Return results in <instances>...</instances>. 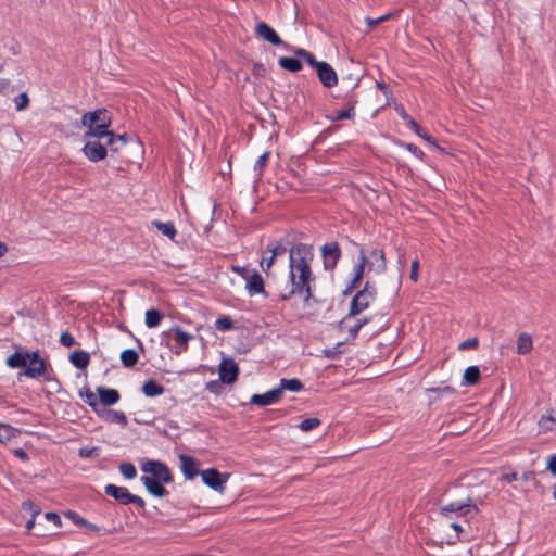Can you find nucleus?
Instances as JSON below:
<instances>
[{"mask_svg": "<svg viewBox=\"0 0 556 556\" xmlns=\"http://www.w3.org/2000/svg\"><path fill=\"white\" fill-rule=\"evenodd\" d=\"M399 115L407 123L412 117L405 112V110L401 108H396Z\"/></svg>", "mask_w": 556, "mask_h": 556, "instance_id": "60", "label": "nucleus"}, {"mask_svg": "<svg viewBox=\"0 0 556 556\" xmlns=\"http://www.w3.org/2000/svg\"><path fill=\"white\" fill-rule=\"evenodd\" d=\"M45 518L52 521L56 527L61 526V517L56 513H46Z\"/></svg>", "mask_w": 556, "mask_h": 556, "instance_id": "54", "label": "nucleus"}, {"mask_svg": "<svg viewBox=\"0 0 556 556\" xmlns=\"http://www.w3.org/2000/svg\"><path fill=\"white\" fill-rule=\"evenodd\" d=\"M85 402L88 403V405H90L91 407H96L98 405V401L94 393L89 389H87L85 392Z\"/></svg>", "mask_w": 556, "mask_h": 556, "instance_id": "51", "label": "nucleus"}, {"mask_svg": "<svg viewBox=\"0 0 556 556\" xmlns=\"http://www.w3.org/2000/svg\"><path fill=\"white\" fill-rule=\"evenodd\" d=\"M14 455L16 457H18L20 459H22V460H27L28 459L27 453L24 450H22V448H16L14 451Z\"/></svg>", "mask_w": 556, "mask_h": 556, "instance_id": "59", "label": "nucleus"}, {"mask_svg": "<svg viewBox=\"0 0 556 556\" xmlns=\"http://www.w3.org/2000/svg\"><path fill=\"white\" fill-rule=\"evenodd\" d=\"M470 511L477 513L478 509L476 505L471 503L469 497L465 501L452 502L441 507V514L446 517L451 513H457L459 516H467Z\"/></svg>", "mask_w": 556, "mask_h": 556, "instance_id": "8", "label": "nucleus"}, {"mask_svg": "<svg viewBox=\"0 0 556 556\" xmlns=\"http://www.w3.org/2000/svg\"><path fill=\"white\" fill-rule=\"evenodd\" d=\"M532 338L527 332H521L517 339V353L520 355L527 354L532 350Z\"/></svg>", "mask_w": 556, "mask_h": 556, "instance_id": "25", "label": "nucleus"}, {"mask_svg": "<svg viewBox=\"0 0 556 556\" xmlns=\"http://www.w3.org/2000/svg\"><path fill=\"white\" fill-rule=\"evenodd\" d=\"M60 342L63 346L72 348L76 344L75 338L67 331L61 333Z\"/></svg>", "mask_w": 556, "mask_h": 556, "instance_id": "47", "label": "nucleus"}, {"mask_svg": "<svg viewBox=\"0 0 556 556\" xmlns=\"http://www.w3.org/2000/svg\"><path fill=\"white\" fill-rule=\"evenodd\" d=\"M480 378V369L478 366H469L466 368L463 379L464 383L467 386H475Z\"/></svg>", "mask_w": 556, "mask_h": 556, "instance_id": "27", "label": "nucleus"}, {"mask_svg": "<svg viewBox=\"0 0 556 556\" xmlns=\"http://www.w3.org/2000/svg\"><path fill=\"white\" fill-rule=\"evenodd\" d=\"M159 230H161L166 237L174 240V224L172 222L162 223V222H152Z\"/></svg>", "mask_w": 556, "mask_h": 556, "instance_id": "34", "label": "nucleus"}, {"mask_svg": "<svg viewBox=\"0 0 556 556\" xmlns=\"http://www.w3.org/2000/svg\"><path fill=\"white\" fill-rule=\"evenodd\" d=\"M321 255L326 269H333L341 257V250L337 242H329L321 247Z\"/></svg>", "mask_w": 556, "mask_h": 556, "instance_id": "9", "label": "nucleus"}, {"mask_svg": "<svg viewBox=\"0 0 556 556\" xmlns=\"http://www.w3.org/2000/svg\"><path fill=\"white\" fill-rule=\"evenodd\" d=\"M179 459L181 462V472L187 480L194 479L198 475H201L200 463L197 462L193 457L180 454Z\"/></svg>", "mask_w": 556, "mask_h": 556, "instance_id": "13", "label": "nucleus"}, {"mask_svg": "<svg viewBox=\"0 0 556 556\" xmlns=\"http://www.w3.org/2000/svg\"><path fill=\"white\" fill-rule=\"evenodd\" d=\"M427 392L435 393L437 397H443V396H451L452 394H454L455 390H454V388H452L450 386H445V387L427 389Z\"/></svg>", "mask_w": 556, "mask_h": 556, "instance_id": "38", "label": "nucleus"}, {"mask_svg": "<svg viewBox=\"0 0 556 556\" xmlns=\"http://www.w3.org/2000/svg\"><path fill=\"white\" fill-rule=\"evenodd\" d=\"M418 136L421 137L422 139H425L426 141L434 144L433 138L430 135H428L427 132L421 130V135H418Z\"/></svg>", "mask_w": 556, "mask_h": 556, "instance_id": "63", "label": "nucleus"}, {"mask_svg": "<svg viewBox=\"0 0 556 556\" xmlns=\"http://www.w3.org/2000/svg\"><path fill=\"white\" fill-rule=\"evenodd\" d=\"M278 64L287 71L299 72L302 70V63L298 58L281 56L278 60Z\"/></svg>", "mask_w": 556, "mask_h": 556, "instance_id": "26", "label": "nucleus"}, {"mask_svg": "<svg viewBox=\"0 0 556 556\" xmlns=\"http://www.w3.org/2000/svg\"><path fill=\"white\" fill-rule=\"evenodd\" d=\"M162 315L156 309H149L146 313V325L149 328L157 327L161 323Z\"/></svg>", "mask_w": 556, "mask_h": 556, "instance_id": "32", "label": "nucleus"}, {"mask_svg": "<svg viewBox=\"0 0 556 556\" xmlns=\"http://www.w3.org/2000/svg\"><path fill=\"white\" fill-rule=\"evenodd\" d=\"M202 481L212 490L223 493L225 490V484L228 481L230 475L229 473H220L215 468H210L201 471Z\"/></svg>", "mask_w": 556, "mask_h": 556, "instance_id": "6", "label": "nucleus"}, {"mask_svg": "<svg viewBox=\"0 0 556 556\" xmlns=\"http://www.w3.org/2000/svg\"><path fill=\"white\" fill-rule=\"evenodd\" d=\"M404 147L418 159H421L424 156L422 151L417 146L413 143H406L404 144Z\"/></svg>", "mask_w": 556, "mask_h": 556, "instance_id": "53", "label": "nucleus"}, {"mask_svg": "<svg viewBox=\"0 0 556 556\" xmlns=\"http://www.w3.org/2000/svg\"><path fill=\"white\" fill-rule=\"evenodd\" d=\"M451 528L454 529V531L456 532V539H458L459 532L463 531L462 526L459 523L453 522V523H451Z\"/></svg>", "mask_w": 556, "mask_h": 556, "instance_id": "62", "label": "nucleus"}, {"mask_svg": "<svg viewBox=\"0 0 556 556\" xmlns=\"http://www.w3.org/2000/svg\"><path fill=\"white\" fill-rule=\"evenodd\" d=\"M276 389L280 390V397H281L283 394V391H286V390L291 391V392H300L303 389V383L296 378H292V379L283 378L280 380L279 387H277Z\"/></svg>", "mask_w": 556, "mask_h": 556, "instance_id": "23", "label": "nucleus"}, {"mask_svg": "<svg viewBox=\"0 0 556 556\" xmlns=\"http://www.w3.org/2000/svg\"><path fill=\"white\" fill-rule=\"evenodd\" d=\"M478 345V339L477 338H470L459 343L458 349L459 350H467V349H475Z\"/></svg>", "mask_w": 556, "mask_h": 556, "instance_id": "50", "label": "nucleus"}, {"mask_svg": "<svg viewBox=\"0 0 556 556\" xmlns=\"http://www.w3.org/2000/svg\"><path fill=\"white\" fill-rule=\"evenodd\" d=\"M418 268H419V262L417 260L413 261L412 262V266H410V279L413 281H417L418 279Z\"/></svg>", "mask_w": 556, "mask_h": 556, "instance_id": "55", "label": "nucleus"}, {"mask_svg": "<svg viewBox=\"0 0 556 556\" xmlns=\"http://www.w3.org/2000/svg\"><path fill=\"white\" fill-rule=\"evenodd\" d=\"M104 492L106 495L113 497L122 505H127L134 503L140 507L144 506V501L137 495L131 494L127 488L117 486L115 484H108L104 488Z\"/></svg>", "mask_w": 556, "mask_h": 556, "instance_id": "4", "label": "nucleus"}, {"mask_svg": "<svg viewBox=\"0 0 556 556\" xmlns=\"http://www.w3.org/2000/svg\"><path fill=\"white\" fill-rule=\"evenodd\" d=\"M501 479L507 482H511L517 479V475L515 472L505 473L501 477Z\"/></svg>", "mask_w": 556, "mask_h": 556, "instance_id": "61", "label": "nucleus"}, {"mask_svg": "<svg viewBox=\"0 0 556 556\" xmlns=\"http://www.w3.org/2000/svg\"><path fill=\"white\" fill-rule=\"evenodd\" d=\"M108 416H109V420L112 422H117L122 426L127 425V417L125 416V414L123 412L110 410L108 413Z\"/></svg>", "mask_w": 556, "mask_h": 556, "instance_id": "40", "label": "nucleus"}, {"mask_svg": "<svg viewBox=\"0 0 556 556\" xmlns=\"http://www.w3.org/2000/svg\"><path fill=\"white\" fill-rule=\"evenodd\" d=\"M390 16H391L390 14H387V15L380 16L378 18L366 17L365 22L367 23L369 29H371L372 27L379 25L380 23L388 21L390 18Z\"/></svg>", "mask_w": 556, "mask_h": 556, "instance_id": "49", "label": "nucleus"}, {"mask_svg": "<svg viewBox=\"0 0 556 556\" xmlns=\"http://www.w3.org/2000/svg\"><path fill=\"white\" fill-rule=\"evenodd\" d=\"M97 392H98L100 402L105 406L114 405L115 403L118 402V400L121 397L117 390L110 389V388L102 387V386L97 388Z\"/></svg>", "mask_w": 556, "mask_h": 556, "instance_id": "18", "label": "nucleus"}, {"mask_svg": "<svg viewBox=\"0 0 556 556\" xmlns=\"http://www.w3.org/2000/svg\"><path fill=\"white\" fill-rule=\"evenodd\" d=\"M140 480L147 488V490L155 496H163L167 493L165 488L163 486L164 481L153 479L152 477L149 476H142Z\"/></svg>", "mask_w": 556, "mask_h": 556, "instance_id": "19", "label": "nucleus"}, {"mask_svg": "<svg viewBox=\"0 0 556 556\" xmlns=\"http://www.w3.org/2000/svg\"><path fill=\"white\" fill-rule=\"evenodd\" d=\"M280 400V390L271 389L263 394L252 395L250 403L257 406H267Z\"/></svg>", "mask_w": 556, "mask_h": 556, "instance_id": "16", "label": "nucleus"}, {"mask_svg": "<svg viewBox=\"0 0 556 556\" xmlns=\"http://www.w3.org/2000/svg\"><path fill=\"white\" fill-rule=\"evenodd\" d=\"M23 507L25 509H28L33 514L31 519H29L26 523V529L29 532L35 526V516L40 513V509L37 506H35L31 502H24Z\"/></svg>", "mask_w": 556, "mask_h": 556, "instance_id": "35", "label": "nucleus"}, {"mask_svg": "<svg viewBox=\"0 0 556 556\" xmlns=\"http://www.w3.org/2000/svg\"><path fill=\"white\" fill-rule=\"evenodd\" d=\"M406 125H407L412 130H414L417 135H421V130H422V129L420 128V126H419V125H418V124H417L413 118H410V119L406 123Z\"/></svg>", "mask_w": 556, "mask_h": 556, "instance_id": "57", "label": "nucleus"}, {"mask_svg": "<svg viewBox=\"0 0 556 556\" xmlns=\"http://www.w3.org/2000/svg\"><path fill=\"white\" fill-rule=\"evenodd\" d=\"M119 472L126 479H134L137 475L136 468L131 463H122L119 465Z\"/></svg>", "mask_w": 556, "mask_h": 556, "instance_id": "37", "label": "nucleus"}, {"mask_svg": "<svg viewBox=\"0 0 556 556\" xmlns=\"http://www.w3.org/2000/svg\"><path fill=\"white\" fill-rule=\"evenodd\" d=\"M376 288L366 282L363 290L358 291L353 298L350 306V314L348 317L341 320V326L344 327L349 317L358 315L361 312L366 309L369 304L375 300Z\"/></svg>", "mask_w": 556, "mask_h": 556, "instance_id": "3", "label": "nucleus"}, {"mask_svg": "<svg viewBox=\"0 0 556 556\" xmlns=\"http://www.w3.org/2000/svg\"><path fill=\"white\" fill-rule=\"evenodd\" d=\"M320 425V419L314 417V418H307V419H304L300 425H299V428L304 431V432H307V431H311L313 429H315L316 427H318Z\"/></svg>", "mask_w": 556, "mask_h": 556, "instance_id": "39", "label": "nucleus"}, {"mask_svg": "<svg viewBox=\"0 0 556 556\" xmlns=\"http://www.w3.org/2000/svg\"><path fill=\"white\" fill-rule=\"evenodd\" d=\"M71 363L79 369H84L90 362V355L85 351H75L70 355Z\"/></svg>", "mask_w": 556, "mask_h": 556, "instance_id": "24", "label": "nucleus"}, {"mask_svg": "<svg viewBox=\"0 0 556 556\" xmlns=\"http://www.w3.org/2000/svg\"><path fill=\"white\" fill-rule=\"evenodd\" d=\"M141 470L147 473L146 476L160 481L169 482L172 480L169 468L159 460L142 459Z\"/></svg>", "mask_w": 556, "mask_h": 556, "instance_id": "5", "label": "nucleus"}, {"mask_svg": "<svg viewBox=\"0 0 556 556\" xmlns=\"http://www.w3.org/2000/svg\"><path fill=\"white\" fill-rule=\"evenodd\" d=\"M192 339H194L193 336L176 328V355L179 354L185 349L187 342Z\"/></svg>", "mask_w": 556, "mask_h": 556, "instance_id": "31", "label": "nucleus"}, {"mask_svg": "<svg viewBox=\"0 0 556 556\" xmlns=\"http://www.w3.org/2000/svg\"><path fill=\"white\" fill-rule=\"evenodd\" d=\"M314 258L313 248L299 243L289 251V283L290 290L282 293V300H289L293 294L303 295L304 302L313 298L312 286L315 282L311 265Z\"/></svg>", "mask_w": 556, "mask_h": 556, "instance_id": "1", "label": "nucleus"}, {"mask_svg": "<svg viewBox=\"0 0 556 556\" xmlns=\"http://www.w3.org/2000/svg\"><path fill=\"white\" fill-rule=\"evenodd\" d=\"M275 260H276V257L271 253L266 252V250L263 252L261 266L265 273H267L269 270V268L275 263Z\"/></svg>", "mask_w": 556, "mask_h": 556, "instance_id": "41", "label": "nucleus"}, {"mask_svg": "<svg viewBox=\"0 0 556 556\" xmlns=\"http://www.w3.org/2000/svg\"><path fill=\"white\" fill-rule=\"evenodd\" d=\"M14 103L16 105L17 111H23L28 108L29 99H28L27 94L25 92H23V93H20L17 97H15Z\"/></svg>", "mask_w": 556, "mask_h": 556, "instance_id": "44", "label": "nucleus"}, {"mask_svg": "<svg viewBox=\"0 0 556 556\" xmlns=\"http://www.w3.org/2000/svg\"><path fill=\"white\" fill-rule=\"evenodd\" d=\"M294 54L298 56V59L301 62L304 61L307 64H309L312 67H316V64L319 63L318 61L315 60L314 55L311 52H308L307 50L298 48L294 50Z\"/></svg>", "mask_w": 556, "mask_h": 556, "instance_id": "33", "label": "nucleus"}, {"mask_svg": "<svg viewBox=\"0 0 556 556\" xmlns=\"http://www.w3.org/2000/svg\"><path fill=\"white\" fill-rule=\"evenodd\" d=\"M219 379L224 383H232L237 380L239 375V367L233 359L224 358L219 364Z\"/></svg>", "mask_w": 556, "mask_h": 556, "instance_id": "10", "label": "nucleus"}, {"mask_svg": "<svg viewBox=\"0 0 556 556\" xmlns=\"http://www.w3.org/2000/svg\"><path fill=\"white\" fill-rule=\"evenodd\" d=\"M286 251V247H283L280 242H274L271 244H268L266 248V252L271 253L275 257L283 254Z\"/></svg>", "mask_w": 556, "mask_h": 556, "instance_id": "45", "label": "nucleus"}, {"mask_svg": "<svg viewBox=\"0 0 556 556\" xmlns=\"http://www.w3.org/2000/svg\"><path fill=\"white\" fill-rule=\"evenodd\" d=\"M29 356V352H15L7 358V365L11 368L26 367Z\"/></svg>", "mask_w": 556, "mask_h": 556, "instance_id": "21", "label": "nucleus"}, {"mask_svg": "<svg viewBox=\"0 0 556 556\" xmlns=\"http://www.w3.org/2000/svg\"><path fill=\"white\" fill-rule=\"evenodd\" d=\"M86 143L84 146V153L88 160L91 162H98L103 160L106 156L108 150L105 148L104 141L101 142V139L98 138H85Z\"/></svg>", "mask_w": 556, "mask_h": 556, "instance_id": "7", "label": "nucleus"}, {"mask_svg": "<svg viewBox=\"0 0 556 556\" xmlns=\"http://www.w3.org/2000/svg\"><path fill=\"white\" fill-rule=\"evenodd\" d=\"M548 422L551 424H555L556 422V419L552 416H548V417H542L541 420H540V426L545 429V430H552L553 429V426L552 425H548Z\"/></svg>", "mask_w": 556, "mask_h": 556, "instance_id": "52", "label": "nucleus"}, {"mask_svg": "<svg viewBox=\"0 0 556 556\" xmlns=\"http://www.w3.org/2000/svg\"><path fill=\"white\" fill-rule=\"evenodd\" d=\"M98 139H102L105 148L109 147L112 152H118L127 146V139L124 135L115 136L112 131H106Z\"/></svg>", "mask_w": 556, "mask_h": 556, "instance_id": "15", "label": "nucleus"}, {"mask_svg": "<svg viewBox=\"0 0 556 556\" xmlns=\"http://www.w3.org/2000/svg\"><path fill=\"white\" fill-rule=\"evenodd\" d=\"M367 266L377 273H383L387 268L384 253L380 249L371 251Z\"/></svg>", "mask_w": 556, "mask_h": 556, "instance_id": "17", "label": "nucleus"}, {"mask_svg": "<svg viewBox=\"0 0 556 556\" xmlns=\"http://www.w3.org/2000/svg\"><path fill=\"white\" fill-rule=\"evenodd\" d=\"M138 353L135 350L127 349L121 353V361L125 367H132L138 363Z\"/></svg>", "mask_w": 556, "mask_h": 556, "instance_id": "29", "label": "nucleus"}, {"mask_svg": "<svg viewBox=\"0 0 556 556\" xmlns=\"http://www.w3.org/2000/svg\"><path fill=\"white\" fill-rule=\"evenodd\" d=\"M231 269H232V271L237 273L241 277L247 278V273H248L247 268L241 267L239 265H232Z\"/></svg>", "mask_w": 556, "mask_h": 556, "instance_id": "58", "label": "nucleus"}, {"mask_svg": "<svg viewBox=\"0 0 556 556\" xmlns=\"http://www.w3.org/2000/svg\"><path fill=\"white\" fill-rule=\"evenodd\" d=\"M315 68L317 70L319 80L325 87L330 88L337 85V73L327 62L320 61L316 64Z\"/></svg>", "mask_w": 556, "mask_h": 556, "instance_id": "11", "label": "nucleus"}, {"mask_svg": "<svg viewBox=\"0 0 556 556\" xmlns=\"http://www.w3.org/2000/svg\"><path fill=\"white\" fill-rule=\"evenodd\" d=\"M7 251V247L3 243H0V256L4 254Z\"/></svg>", "mask_w": 556, "mask_h": 556, "instance_id": "64", "label": "nucleus"}, {"mask_svg": "<svg viewBox=\"0 0 556 556\" xmlns=\"http://www.w3.org/2000/svg\"><path fill=\"white\" fill-rule=\"evenodd\" d=\"M546 468H547V470H549L553 475H556V454H553V455H551V456L547 458Z\"/></svg>", "mask_w": 556, "mask_h": 556, "instance_id": "56", "label": "nucleus"}, {"mask_svg": "<svg viewBox=\"0 0 556 556\" xmlns=\"http://www.w3.org/2000/svg\"><path fill=\"white\" fill-rule=\"evenodd\" d=\"M65 516L70 518L75 525H83L88 526L90 529H97L94 525L88 523L83 517H80L75 511H67Z\"/></svg>", "mask_w": 556, "mask_h": 556, "instance_id": "43", "label": "nucleus"}, {"mask_svg": "<svg viewBox=\"0 0 556 556\" xmlns=\"http://www.w3.org/2000/svg\"><path fill=\"white\" fill-rule=\"evenodd\" d=\"M354 106L351 105L346 110L339 111L334 116H332V121H342V119H350L354 115Z\"/></svg>", "mask_w": 556, "mask_h": 556, "instance_id": "46", "label": "nucleus"}, {"mask_svg": "<svg viewBox=\"0 0 556 556\" xmlns=\"http://www.w3.org/2000/svg\"><path fill=\"white\" fill-rule=\"evenodd\" d=\"M270 156V152L263 153L254 164V172L256 173L257 178L262 176L263 168L267 165Z\"/></svg>", "mask_w": 556, "mask_h": 556, "instance_id": "36", "label": "nucleus"}, {"mask_svg": "<svg viewBox=\"0 0 556 556\" xmlns=\"http://www.w3.org/2000/svg\"><path fill=\"white\" fill-rule=\"evenodd\" d=\"M112 116L105 109L85 113L81 116V125L87 128L84 138H99L105 134L111 126Z\"/></svg>", "mask_w": 556, "mask_h": 556, "instance_id": "2", "label": "nucleus"}, {"mask_svg": "<svg viewBox=\"0 0 556 556\" xmlns=\"http://www.w3.org/2000/svg\"><path fill=\"white\" fill-rule=\"evenodd\" d=\"M366 265H367V256H366L364 250L361 249L358 264L355 267L354 278L352 280L351 287L348 288V290L344 293H348L350 290L354 289L361 282V280L363 278V274H364V268Z\"/></svg>", "mask_w": 556, "mask_h": 556, "instance_id": "20", "label": "nucleus"}, {"mask_svg": "<svg viewBox=\"0 0 556 556\" xmlns=\"http://www.w3.org/2000/svg\"><path fill=\"white\" fill-rule=\"evenodd\" d=\"M28 367L25 370V375L29 378L36 379L45 375L46 372V363L39 356L38 352H30V356L28 358Z\"/></svg>", "mask_w": 556, "mask_h": 556, "instance_id": "12", "label": "nucleus"}, {"mask_svg": "<svg viewBox=\"0 0 556 556\" xmlns=\"http://www.w3.org/2000/svg\"><path fill=\"white\" fill-rule=\"evenodd\" d=\"M256 35L265 41L270 42L274 46H281L286 43L280 39L278 34L267 23L260 22L255 26Z\"/></svg>", "mask_w": 556, "mask_h": 556, "instance_id": "14", "label": "nucleus"}, {"mask_svg": "<svg viewBox=\"0 0 556 556\" xmlns=\"http://www.w3.org/2000/svg\"><path fill=\"white\" fill-rule=\"evenodd\" d=\"M18 434V430L10 425L0 424V442H8Z\"/></svg>", "mask_w": 556, "mask_h": 556, "instance_id": "30", "label": "nucleus"}, {"mask_svg": "<svg viewBox=\"0 0 556 556\" xmlns=\"http://www.w3.org/2000/svg\"><path fill=\"white\" fill-rule=\"evenodd\" d=\"M247 289L250 294L262 293L264 291V281L258 273H254L247 279Z\"/></svg>", "mask_w": 556, "mask_h": 556, "instance_id": "22", "label": "nucleus"}, {"mask_svg": "<svg viewBox=\"0 0 556 556\" xmlns=\"http://www.w3.org/2000/svg\"><path fill=\"white\" fill-rule=\"evenodd\" d=\"M215 327L222 331L229 330L232 328V320L228 316H220L216 319Z\"/></svg>", "mask_w": 556, "mask_h": 556, "instance_id": "42", "label": "nucleus"}, {"mask_svg": "<svg viewBox=\"0 0 556 556\" xmlns=\"http://www.w3.org/2000/svg\"><path fill=\"white\" fill-rule=\"evenodd\" d=\"M368 321L367 318L357 319L356 323L349 328V333L352 338H355L359 331V329Z\"/></svg>", "mask_w": 556, "mask_h": 556, "instance_id": "48", "label": "nucleus"}, {"mask_svg": "<svg viewBox=\"0 0 556 556\" xmlns=\"http://www.w3.org/2000/svg\"><path fill=\"white\" fill-rule=\"evenodd\" d=\"M142 392L147 395V396H156V395H160L164 392V388L156 383L154 380H148L147 382H144L143 387H142Z\"/></svg>", "mask_w": 556, "mask_h": 556, "instance_id": "28", "label": "nucleus"}]
</instances>
